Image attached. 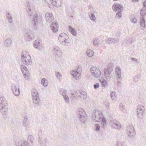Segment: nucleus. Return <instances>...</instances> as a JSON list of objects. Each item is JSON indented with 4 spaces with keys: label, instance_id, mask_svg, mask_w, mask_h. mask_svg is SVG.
<instances>
[{
    "label": "nucleus",
    "instance_id": "obj_1",
    "mask_svg": "<svg viewBox=\"0 0 146 146\" xmlns=\"http://www.w3.org/2000/svg\"><path fill=\"white\" fill-rule=\"evenodd\" d=\"M7 102L4 97L0 98V110L4 115L7 113L8 109Z\"/></svg>",
    "mask_w": 146,
    "mask_h": 146
},
{
    "label": "nucleus",
    "instance_id": "obj_2",
    "mask_svg": "<svg viewBox=\"0 0 146 146\" xmlns=\"http://www.w3.org/2000/svg\"><path fill=\"white\" fill-rule=\"evenodd\" d=\"M28 15L29 18L32 19L33 21V23L34 25V28L35 29H38L37 25L38 24V16L36 14H33L31 12V9L28 8V10H27Z\"/></svg>",
    "mask_w": 146,
    "mask_h": 146
},
{
    "label": "nucleus",
    "instance_id": "obj_3",
    "mask_svg": "<svg viewBox=\"0 0 146 146\" xmlns=\"http://www.w3.org/2000/svg\"><path fill=\"white\" fill-rule=\"evenodd\" d=\"M112 8L114 11L117 12L116 16L119 19L121 16L123 8V5L119 3L115 4L113 5Z\"/></svg>",
    "mask_w": 146,
    "mask_h": 146
},
{
    "label": "nucleus",
    "instance_id": "obj_4",
    "mask_svg": "<svg viewBox=\"0 0 146 146\" xmlns=\"http://www.w3.org/2000/svg\"><path fill=\"white\" fill-rule=\"evenodd\" d=\"M32 96L34 106H38L40 104V102L39 95L36 90H32Z\"/></svg>",
    "mask_w": 146,
    "mask_h": 146
},
{
    "label": "nucleus",
    "instance_id": "obj_5",
    "mask_svg": "<svg viewBox=\"0 0 146 146\" xmlns=\"http://www.w3.org/2000/svg\"><path fill=\"white\" fill-rule=\"evenodd\" d=\"M78 117L81 121L85 123L87 121V116L84 110L82 108L79 109L76 112Z\"/></svg>",
    "mask_w": 146,
    "mask_h": 146
},
{
    "label": "nucleus",
    "instance_id": "obj_6",
    "mask_svg": "<svg viewBox=\"0 0 146 146\" xmlns=\"http://www.w3.org/2000/svg\"><path fill=\"white\" fill-rule=\"evenodd\" d=\"M68 35L64 33H61L59 35L58 39L61 44L66 46V44L69 43V40Z\"/></svg>",
    "mask_w": 146,
    "mask_h": 146
},
{
    "label": "nucleus",
    "instance_id": "obj_7",
    "mask_svg": "<svg viewBox=\"0 0 146 146\" xmlns=\"http://www.w3.org/2000/svg\"><path fill=\"white\" fill-rule=\"evenodd\" d=\"M90 71L92 75L96 78L99 77L101 74V72L100 70L96 67L91 68Z\"/></svg>",
    "mask_w": 146,
    "mask_h": 146
},
{
    "label": "nucleus",
    "instance_id": "obj_8",
    "mask_svg": "<svg viewBox=\"0 0 146 146\" xmlns=\"http://www.w3.org/2000/svg\"><path fill=\"white\" fill-rule=\"evenodd\" d=\"M21 59L24 64L26 65H30L31 64L32 60L29 55L27 56L23 55L21 56Z\"/></svg>",
    "mask_w": 146,
    "mask_h": 146
},
{
    "label": "nucleus",
    "instance_id": "obj_9",
    "mask_svg": "<svg viewBox=\"0 0 146 146\" xmlns=\"http://www.w3.org/2000/svg\"><path fill=\"white\" fill-rule=\"evenodd\" d=\"M102 113L98 110H94L92 114V119L95 121H97V120L99 119L100 117H102Z\"/></svg>",
    "mask_w": 146,
    "mask_h": 146
},
{
    "label": "nucleus",
    "instance_id": "obj_10",
    "mask_svg": "<svg viewBox=\"0 0 146 146\" xmlns=\"http://www.w3.org/2000/svg\"><path fill=\"white\" fill-rule=\"evenodd\" d=\"M127 134L128 135L131 137L135 134V130L133 127L131 125H130L127 127Z\"/></svg>",
    "mask_w": 146,
    "mask_h": 146
},
{
    "label": "nucleus",
    "instance_id": "obj_11",
    "mask_svg": "<svg viewBox=\"0 0 146 146\" xmlns=\"http://www.w3.org/2000/svg\"><path fill=\"white\" fill-rule=\"evenodd\" d=\"M21 69L25 79L28 80L30 78V75L28 69L24 65H21Z\"/></svg>",
    "mask_w": 146,
    "mask_h": 146
},
{
    "label": "nucleus",
    "instance_id": "obj_12",
    "mask_svg": "<svg viewBox=\"0 0 146 146\" xmlns=\"http://www.w3.org/2000/svg\"><path fill=\"white\" fill-rule=\"evenodd\" d=\"M145 111L144 107L141 105H139L137 110L138 117L140 118L143 117V112Z\"/></svg>",
    "mask_w": 146,
    "mask_h": 146
},
{
    "label": "nucleus",
    "instance_id": "obj_13",
    "mask_svg": "<svg viewBox=\"0 0 146 146\" xmlns=\"http://www.w3.org/2000/svg\"><path fill=\"white\" fill-rule=\"evenodd\" d=\"M12 91L16 96H18L20 94V88L18 86H12Z\"/></svg>",
    "mask_w": 146,
    "mask_h": 146
},
{
    "label": "nucleus",
    "instance_id": "obj_14",
    "mask_svg": "<svg viewBox=\"0 0 146 146\" xmlns=\"http://www.w3.org/2000/svg\"><path fill=\"white\" fill-rule=\"evenodd\" d=\"M104 73L106 79L108 81H110L112 76L110 74L111 71L107 68H105L104 70Z\"/></svg>",
    "mask_w": 146,
    "mask_h": 146
},
{
    "label": "nucleus",
    "instance_id": "obj_15",
    "mask_svg": "<svg viewBox=\"0 0 146 146\" xmlns=\"http://www.w3.org/2000/svg\"><path fill=\"white\" fill-rule=\"evenodd\" d=\"M62 51V50L58 46H56L53 49L52 52L54 55L60 56L62 54L61 52Z\"/></svg>",
    "mask_w": 146,
    "mask_h": 146
},
{
    "label": "nucleus",
    "instance_id": "obj_16",
    "mask_svg": "<svg viewBox=\"0 0 146 146\" xmlns=\"http://www.w3.org/2000/svg\"><path fill=\"white\" fill-rule=\"evenodd\" d=\"M51 3L54 6L56 7H60L62 5L61 0H50Z\"/></svg>",
    "mask_w": 146,
    "mask_h": 146
},
{
    "label": "nucleus",
    "instance_id": "obj_17",
    "mask_svg": "<svg viewBox=\"0 0 146 146\" xmlns=\"http://www.w3.org/2000/svg\"><path fill=\"white\" fill-rule=\"evenodd\" d=\"M82 90H77L74 93H72L71 94L72 95L71 98L72 99L75 98L76 100H77V98H78V97H80L81 93L82 92Z\"/></svg>",
    "mask_w": 146,
    "mask_h": 146
},
{
    "label": "nucleus",
    "instance_id": "obj_18",
    "mask_svg": "<svg viewBox=\"0 0 146 146\" xmlns=\"http://www.w3.org/2000/svg\"><path fill=\"white\" fill-rule=\"evenodd\" d=\"M50 27L53 32L56 33L58 30V23H57L53 22Z\"/></svg>",
    "mask_w": 146,
    "mask_h": 146
},
{
    "label": "nucleus",
    "instance_id": "obj_19",
    "mask_svg": "<svg viewBox=\"0 0 146 146\" xmlns=\"http://www.w3.org/2000/svg\"><path fill=\"white\" fill-rule=\"evenodd\" d=\"M45 18L46 20L48 22H50L54 19V16L51 13H47L45 15Z\"/></svg>",
    "mask_w": 146,
    "mask_h": 146
},
{
    "label": "nucleus",
    "instance_id": "obj_20",
    "mask_svg": "<svg viewBox=\"0 0 146 146\" xmlns=\"http://www.w3.org/2000/svg\"><path fill=\"white\" fill-rule=\"evenodd\" d=\"M119 40L117 38H109L106 40V42L108 44H115L118 42Z\"/></svg>",
    "mask_w": 146,
    "mask_h": 146
},
{
    "label": "nucleus",
    "instance_id": "obj_21",
    "mask_svg": "<svg viewBox=\"0 0 146 146\" xmlns=\"http://www.w3.org/2000/svg\"><path fill=\"white\" fill-rule=\"evenodd\" d=\"M111 125L112 127L115 128V129L119 128V127L120 128L121 127V125L119 124V125H118V121L115 119L113 120H111Z\"/></svg>",
    "mask_w": 146,
    "mask_h": 146
},
{
    "label": "nucleus",
    "instance_id": "obj_22",
    "mask_svg": "<svg viewBox=\"0 0 146 146\" xmlns=\"http://www.w3.org/2000/svg\"><path fill=\"white\" fill-rule=\"evenodd\" d=\"M38 140L39 143L41 145H42L45 144L48 141L47 139L44 136L38 137Z\"/></svg>",
    "mask_w": 146,
    "mask_h": 146
},
{
    "label": "nucleus",
    "instance_id": "obj_23",
    "mask_svg": "<svg viewBox=\"0 0 146 146\" xmlns=\"http://www.w3.org/2000/svg\"><path fill=\"white\" fill-rule=\"evenodd\" d=\"M115 72L118 79L121 80L122 79L121 77V69L120 68L117 67L115 69Z\"/></svg>",
    "mask_w": 146,
    "mask_h": 146
},
{
    "label": "nucleus",
    "instance_id": "obj_24",
    "mask_svg": "<svg viewBox=\"0 0 146 146\" xmlns=\"http://www.w3.org/2000/svg\"><path fill=\"white\" fill-rule=\"evenodd\" d=\"M12 43L11 40L9 38L6 39L5 40L4 44L5 46L9 47Z\"/></svg>",
    "mask_w": 146,
    "mask_h": 146
},
{
    "label": "nucleus",
    "instance_id": "obj_25",
    "mask_svg": "<svg viewBox=\"0 0 146 146\" xmlns=\"http://www.w3.org/2000/svg\"><path fill=\"white\" fill-rule=\"evenodd\" d=\"M87 98V94L85 92L82 91L80 97H78L77 100H84Z\"/></svg>",
    "mask_w": 146,
    "mask_h": 146
},
{
    "label": "nucleus",
    "instance_id": "obj_26",
    "mask_svg": "<svg viewBox=\"0 0 146 146\" xmlns=\"http://www.w3.org/2000/svg\"><path fill=\"white\" fill-rule=\"evenodd\" d=\"M101 121H102V124L103 125V126L104 127L107 124L106 119L105 117H103L102 118V117H100L99 119H98L97 120V122H100Z\"/></svg>",
    "mask_w": 146,
    "mask_h": 146
},
{
    "label": "nucleus",
    "instance_id": "obj_27",
    "mask_svg": "<svg viewBox=\"0 0 146 146\" xmlns=\"http://www.w3.org/2000/svg\"><path fill=\"white\" fill-rule=\"evenodd\" d=\"M31 32H28L25 33L24 34V36L27 40H33L32 35Z\"/></svg>",
    "mask_w": 146,
    "mask_h": 146
},
{
    "label": "nucleus",
    "instance_id": "obj_28",
    "mask_svg": "<svg viewBox=\"0 0 146 146\" xmlns=\"http://www.w3.org/2000/svg\"><path fill=\"white\" fill-rule=\"evenodd\" d=\"M71 74L74 78L77 79L79 77L80 73L77 71L74 70L72 72Z\"/></svg>",
    "mask_w": 146,
    "mask_h": 146
},
{
    "label": "nucleus",
    "instance_id": "obj_29",
    "mask_svg": "<svg viewBox=\"0 0 146 146\" xmlns=\"http://www.w3.org/2000/svg\"><path fill=\"white\" fill-rule=\"evenodd\" d=\"M16 146H28V143L26 141H20L19 142L18 144H17Z\"/></svg>",
    "mask_w": 146,
    "mask_h": 146
},
{
    "label": "nucleus",
    "instance_id": "obj_30",
    "mask_svg": "<svg viewBox=\"0 0 146 146\" xmlns=\"http://www.w3.org/2000/svg\"><path fill=\"white\" fill-rule=\"evenodd\" d=\"M69 31L71 34L74 35L76 36L77 35V33L76 31L71 26H69Z\"/></svg>",
    "mask_w": 146,
    "mask_h": 146
},
{
    "label": "nucleus",
    "instance_id": "obj_31",
    "mask_svg": "<svg viewBox=\"0 0 146 146\" xmlns=\"http://www.w3.org/2000/svg\"><path fill=\"white\" fill-rule=\"evenodd\" d=\"M41 41L40 40L37 39L34 41L33 43V46L35 48H36V46L40 45Z\"/></svg>",
    "mask_w": 146,
    "mask_h": 146
},
{
    "label": "nucleus",
    "instance_id": "obj_32",
    "mask_svg": "<svg viewBox=\"0 0 146 146\" xmlns=\"http://www.w3.org/2000/svg\"><path fill=\"white\" fill-rule=\"evenodd\" d=\"M140 25L141 28L144 29L145 27V22L144 19H141L140 21Z\"/></svg>",
    "mask_w": 146,
    "mask_h": 146
},
{
    "label": "nucleus",
    "instance_id": "obj_33",
    "mask_svg": "<svg viewBox=\"0 0 146 146\" xmlns=\"http://www.w3.org/2000/svg\"><path fill=\"white\" fill-rule=\"evenodd\" d=\"M134 41V39L133 38L126 39L124 42L127 44H129L133 43Z\"/></svg>",
    "mask_w": 146,
    "mask_h": 146
},
{
    "label": "nucleus",
    "instance_id": "obj_34",
    "mask_svg": "<svg viewBox=\"0 0 146 146\" xmlns=\"http://www.w3.org/2000/svg\"><path fill=\"white\" fill-rule=\"evenodd\" d=\"M115 94V92H112L110 93L111 98L113 100L115 101L117 100V96Z\"/></svg>",
    "mask_w": 146,
    "mask_h": 146
},
{
    "label": "nucleus",
    "instance_id": "obj_35",
    "mask_svg": "<svg viewBox=\"0 0 146 146\" xmlns=\"http://www.w3.org/2000/svg\"><path fill=\"white\" fill-rule=\"evenodd\" d=\"M86 54L89 56L92 57L94 55V52L91 50H89L87 51Z\"/></svg>",
    "mask_w": 146,
    "mask_h": 146
},
{
    "label": "nucleus",
    "instance_id": "obj_36",
    "mask_svg": "<svg viewBox=\"0 0 146 146\" xmlns=\"http://www.w3.org/2000/svg\"><path fill=\"white\" fill-rule=\"evenodd\" d=\"M93 42L94 45L96 46L99 44V39L98 38H94L93 40Z\"/></svg>",
    "mask_w": 146,
    "mask_h": 146
},
{
    "label": "nucleus",
    "instance_id": "obj_37",
    "mask_svg": "<svg viewBox=\"0 0 146 146\" xmlns=\"http://www.w3.org/2000/svg\"><path fill=\"white\" fill-rule=\"evenodd\" d=\"M101 83V85L102 87H105L107 85V83L106 81L105 80H100Z\"/></svg>",
    "mask_w": 146,
    "mask_h": 146
},
{
    "label": "nucleus",
    "instance_id": "obj_38",
    "mask_svg": "<svg viewBox=\"0 0 146 146\" xmlns=\"http://www.w3.org/2000/svg\"><path fill=\"white\" fill-rule=\"evenodd\" d=\"M46 79L44 78H42L41 80V84L44 86H47L48 84L47 82H46Z\"/></svg>",
    "mask_w": 146,
    "mask_h": 146
},
{
    "label": "nucleus",
    "instance_id": "obj_39",
    "mask_svg": "<svg viewBox=\"0 0 146 146\" xmlns=\"http://www.w3.org/2000/svg\"><path fill=\"white\" fill-rule=\"evenodd\" d=\"M146 14L145 10L141 9L140 10V14L142 19L144 18V15Z\"/></svg>",
    "mask_w": 146,
    "mask_h": 146
},
{
    "label": "nucleus",
    "instance_id": "obj_40",
    "mask_svg": "<svg viewBox=\"0 0 146 146\" xmlns=\"http://www.w3.org/2000/svg\"><path fill=\"white\" fill-rule=\"evenodd\" d=\"M140 78V75L139 74H137L133 77V81L135 82H137L139 81Z\"/></svg>",
    "mask_w": 146,
    "mask_h": 146
},
{
    "label": "nucleus",
    "instance_id": "obj_41",
    "mask_svg": "<svg viewBox=\"0 0 146 146\" xmlns=\"http://www.w3.org/2000/svg\"><path fill=\"white\" fill-rule=\"evenodd\" d=\"M90 17L91 20L94 21H96V18L95 16L93 13H91V15H90Z\"/></svg>",
    "mask_w": 146,
    "mask_h": 146
},
{
    "label": "nucleus",
    "instance_id": "obj_42",
    "mask_svg": "<svg viewBox=\"0 0 146 146\" xmlns=\"http://www.w3.org/2000/svg\"><path fill=\"white\" fill-rule=\"evenodd\" d=\"M28 124V120L27 118L25 117L24 119L23 125V126H26Z\"/></svg>",
    "mask_w": 146,
    "mask_h": 146
},
{
    "label": "nucleus",
    "instance_id": "obj_43",
    "mask_svg": "<svg viewBox=\"0 0 146 146\" xmlns=\"http://www.w3.org/2000/svg\"><path fill=\"white\" fill-rule=\"evenodd\" d=\"M33 136L31 135H29L28 138V141H30L32 143H33V139H34Z\"/></svg>",
    "mask_w": 146,
    "mask_h": 146
},
{
    "label": "nucleus",
    "instance_id": "obj_44",
    "mask_svg": "<svg viewBox=\"0 0 146 146\" xmlns=\"http://www.w3.org/2000/svg\"><path fill=\"white\" fill-rule=\"evenodd\" d=\"M60 94L63 96V97L66 95V91L65 90H61L60 92Z\"/></svg>",
    "mask_w": 146,
    "mask_h": 146
},
{
    "label": "nucleus",
    "instance_id": "obj_45",
    "mask_svg": "<svg viewBox=\"0 0 146 146\" xmlns=\"http://www.w3.org/2000/svg\"><path fill=\"white\" fill-rule=\"evenodd\" d=\"M56 77L59 79L61 78L62 77V74L58 72H56Z\"/></svg>",
    "mask_w": 146,
    "mask_h": 146
},
{
    "label": "nucleus",
    "instance_id": "obj_46",
    "mask_svg": "<svg viewBox=\"0 0 146 146\" xmlns=\"http://www.w3.org/2000/svg\"><path fill=\"white\" fill-rule=\"evenodd\" d=\"M63 98L64 99V100L65 102L67 103L68 104L69 103V98H68V96L66 95L64 97H63Z\"/></svg>",
    "mask_w": 146,
    "mask_h": 146
},
{
    "label": "nucleus",
    "instance_id": "obj_47",
    "mask_svg": "<svg viewBox=\"0 0 146 146\" xmlns=\"http://www.w3.org/2000/svg\"><path fill=\"white\" fill-rule=\"evenodd\" d=\"M95 129L96 131H98L100 130V127L98 124H96L95 125Z\"/></svg>",
    "mask_w": 146,
    "mask_h": 146
},
{
    "label": "nucleus",
    "instance_id": "obj_48",
    "mask_svg": "<svg viewBox=\"0 0 146 146\" xmlns=\"http://www.w3.org/2000/svg\"><path fill=\"white\" fill-rule=\"evenodd\" d=\"M119 108L122 111H123V110H124V107L122 104H119Z\"/></svg>",
    "mask_w": 146,
    "mask_h": 146
},
{
    "label": "nucleus",
    "instance_id": "obj_49",
    "mask_svg": "<svg viewBox=\"0 0 146 146\" xmlns=\"http://www.w3.org/2000/svg\"><path fill=\"white\" fill-rule=\"evenodd\" d=\"M8 19V20L9 22V23H12L13 20L12 19V18L11 16H7Z\"/></svg>",
    "mask_w": 146,
    "mask_h": 146
},
{
    "label": "nucleus",
    "instance_id": "obj_50",
    "mask_svg": "<svg viewBox=\"0 0 146 146\" xmlns=\"http://www.w3.org/2000/svg\"><path fill=\"white\" fill-rule=\"evenodd\" d=\"M37 48L38 49L42 51L43 50V48L40 45L38 46H36V48Z\"/></svg>",
    "mask_w": 146,
    "mask_h": 146
},
{
    "label": "nucleus",
    "instance_id": "obj_51",
    "mask_svg": "<svg viewBox=\"0 0 146 146\" xmlns=\"http://www.w3.org/2000/svg\"><path fill=\"white\" fill-rule=\"evenodd\" d=\"M42 131L41 129H40L38 131V137H42Z\"/></svg>",
    "mask_w": 146,
    "mask_h": 146
},
{
    "label": "nucleus",
    "instance_id": "obj_52",
    "mask_svg": "<svg viewBox=\"0 0 146 146\" xmlns=\"http://www.w3.org/2000/svg\"><path fill=\"white\" fill-rule=\"evenodd\" d=\"M94 88L95 89H97L99 87V83H96L94 85Z\"/></svg>",
    "mask_w": 146,
    "mask_h": 146
},
{
    "label": "nucleus",
    "instance_id": "obj_53",
    "mask_svg": "<svg viewBox=\"0 0 146 146\" xmlns=\"http://www.w3.org/2000/svg\"><path fill=\"white\" fill-rule=\"evenodd\" d=\"M131 20L133 23H136L137 22V19L135 18H132Z\"/></svg>",
    "mask_w": 146,
    "mask_h": 146
},
{
    "label": "nucleus",
    "instance_id": "obj_54",
    "mask_svg": "<svg viewBox=\"0 0 146 146\" xmlns=\"http://www.w3.org/2000/svg\"><path fill=\"white\" fill-rule=\"evenodd\" d=\"M116 146H123L122 144L119 141H117L116 144Z\"/></svg>",
    "mask_w": 146,
    "mask_h": 146
},
{
    "label": "nucleus",
    "instance_id": "obj_55",
    "mask_svg": "<svg viewBox=\"0 0 146 146\" xmlns=\"http://www.w3.org/2000/svg\"><path fill=\"white\" fill-rule=\"evenodd\" d=\"M131 59L132 61H134L135 62H137V59L136 58H131Z\"/></svg>",
    "mask_w": 146,
    "mask_h": 146
},
{
    "label": "nucleus",
    "instance_id": "obj_56",
    "mask_svg": "<svg viewBox=\"0 0 146 146\" xmlns=\"http://www.w3.org/2000/svg\"><path fill=\"white\" fill-rule=\"evenodd\" d=\"M143 5L144 7H146V0H145L143 3Z\"/></svg>",
    "mask_w": 146,
    "mask_h": 146
},
{
    "label": "nucleus",
    "instance_id": "obj_57",
    "mask_svg": "<svg viewBox=\"0 0 146 146\" xmlns=\"http://www.w3.org/2000/svg\"><path fill=\"white\" fill-rule=\"evenodd\" d=\"M121 83L120 82V81H119V80H117V85L118 86H119V84H120Z\"/></svg>",
    "mask_w": 146,
    "mask_h": 146
},
{
    "label": "nucleus",
    "instance_id": "obj_58",
    "mask_svg": "<svg viewBox=\"0 0 146 146\" xmlns=\"http://www.w3.org/2000/svg\"><path fill=\"white\" fill-rule=\"evenodd\" d=\"M138 1H139V0H132V1L133 2H137Z\"/></svg>",
    "mask_w": 146,
    "mask_h": 146
},
{
    "label": "nucleus",
    "instance_id": "obj_59",
    "mask_svg": "<svg viewBox=\"0 0 146 146\" xmlns=\"http://www.w3.org/2000/svg\"><path fill=\"white\" fill-rule=\"evenodd\" d=\"M11 16L10 15V14L9 13H7V16Z\"/></svg>",
    "mask_w": 146,
    "mask_h": 146
},
{
    "label": "nucleus",
    "instance_id": "obj_60",
    "mask_svg": "<svg viewBox=\"0 0 146 146\" xmlns=\"http://www.w3.org/2000/svg\"><path fill=\"white\" fill-rule=\"evenodd\" d=\"M25 129L27 131L28 130H29V127H26Z\"/></svg>",
    "mask_w": 146,
    "mask_h": 146
},
{
    "label": "nucleus",
    "instance_id": "obj_61",
    "mask_svg": "<svg viewBox=\"0 0 146 146\" xmlns=\"http://www.w3.org/2000/svg\"><path fill=\"white\" fill-rule=\"evenodd\" d=\"M92 7V5H90L89 7V9H90Z\"/></svg>",
    "mask_w": 146,
    "mask_h": 146
},
{
    "label": "nucleus",
    "instance_id": "obj_62",
    "mask_svg": "<svg viewBox=\"0 0 146 146\" xmlns=\"http://www.w3.org/2000/svg\"><path fill=\"white\" fill-rule=\"evenodd\" d=\"M49 7L50 8H51V7L50 6H49Z\"/></svg>",
    "mask_w": 146,
    "mask_h": 146
},
{
    "label": "nucleus",
    "instance_id": "obj_63",
    "mask_svg": "<svg viewBox=\"0 0 146 146\" xmlns=\"http://www.w3.org/2000/svg\"><path fill=\"white\" fill-rule=\"evenodd\" d=\"M71 17H73V16H71Z\"/></svg>",
    "mask_w": 146,
    "mask_h": 146
}]
</instances>
